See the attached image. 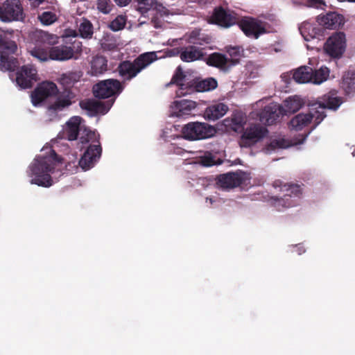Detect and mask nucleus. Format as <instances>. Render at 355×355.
<instances>
[{"mask_svg":"<svg viewBox=\"0 0 355 355\" xmlns=\"http://www.w3.org/2000/svg\"><path fill=\"white\" fill-rule=\"evenodd\" d=\"M62 164V157L53 149L45 156H37L28 167V175L32 178L31 183L44 187H51L53 184L51 174L60 170Z\"/></svg>","mask_w":355,"mask_h":355,"instance_id":"f257e3e1","label":"nucleus"},{"mask_svg":"<svg viewBox=\"0 0 355 355\" xmlns=\"http://www.w3.org/2000/svg\"><path fill=\"white\" fill-rule=\"evenodd\" d=\"M342 103L340 97L333 96L331 95H324L322 101L313 105H318L315 107L314 112H309L306 114L300 113L295 116L289 123L290 127L293 130H301L307 126L314 119L315 125H318L326 117L324 110L326 108L336 110Z\"/></svg>","mask_w":355,"mask_h":355,"instance_id":"f03ea898","label":"nucleus"},{"mask_svg":"<svg viewBox=\"0 0 355 355\" xmlns=\"http://www.w3.org/2000/svg\"><path fill=\"white\" fill-rule=\"evenodd\" d=\"M19 35L17 31H2L0 33V69L14 71L19 68L17 55Z\"/></svg>","mask_w":355,"mask_h":355,"instance_id":"7ed1b4c3","label":"nucleus"},{"mask_svg":"<svg viewBox=\"0 0 355 355\" xmlns=\"http://www.w3.org/2000/svg\"><path fill=\"white\" fill-rule=\"evenodd\" d=\"M158 59L156 52H146L140 54L134 60H123L118 64L116 72L125 83L135 78L140 72Z\"/></svg>","mask_w":355,"mask_h":355,"instance_id":"20e7f679","label":"nucleus"},{"mask_svg":"<svg viewBox=\"0 0 355 355\" xmlns=\"http://www.w3.org/2000/svg\"><path fill=\"white\" fill-rule=\"evenodd\" d=\"M99 135L94 131L85 129L81 133L80 141L82 144L92 142L78 162L79 166L83 171H87L94 167L100 158L102 148L99 142Z\"/></svg>","mask_w":355,"mask_h":355,"instance_id":"39448f33","label":"nucleus"},{"mask_svg":"<svg viewBox=\"0 0 355 355\" xmlns=\"http://www.w3.org/2000/svg\"><path fill=\"white\" fill-rule=\"evenodd\" d=\"M275 188H279V191L284 193L282 198L272 197L270 198L272 205L278 210L295 205L291 199L292 197H300L302 194V189L299 184L284 183L280 180H276L272 183Z\"/></svg>","mask_w":355,"mask_h":355,"instance_id":"423d86ee","label":"nucleus"},{"mask_svg":"<svg viewBox=\"0 0 355 355\" xmlns=\"http://www.w3.org/2000/svg\"><path fill=\"white\" fill-rule=\"evenodd\" d=\"M216 130L211 125L202 122H189L184 125L181 133L182 137L189 141L200 140L214 135Z\"/></svg>","mask_w":355,"mask_h":355,"instance_id":"0eeeda50","label":"nucleus"},{"mask_svg":"<svg viewBox=\"0 0 355 355\" xmlns=\"http://www.w3.org/2000/svg\"><path fill=\"white\" fill-rule=\"evenodd\" d=\"M64 44L53 46L49 49V58L55 60H66L73 58L75 50L80 47V42L73 37H65Z\"/></svg>","mask_w":355,"mask_h":355,"instance_id":"6e6552de","label":"nucleus"},{"mask_svg":"<svg viewBox=\"0 0 355 355\" xmlns=\"http://www.w3.org/2000/svg\"><path fill=\"white\" fill-rule=\"evenodd\" d=\"M237 24L248 37L258 39L267 32V23L252 17H243L239 19Z\"/></svg>","mask_w":355,"mask_h":355,"instance_id":"1a4fd4ad","label":"nucleus"},{"mask_svg":"<svg viewBox=\"0 0 355 355\" xmlns=\"http://www.w3.org/2000/svg\"><path fill=\"white\" fill-rule=\"evenodd\" d=\"M24 18V10L19 0H6L0 4V19L3 22L19 21Z\"/></svg>","mask_w":355,"mask_h":355,"instance_id":"9d476101","label":"nucleus"},{"mask_svg":"<svg viewBox=\"0 0 355 355\" xmlns=\"http://www.w3.org/2000/svg\"><path fill=\"white\" fill-rule=\"evenodd\" d=\"M123 89L122 83L116 79L100 81L93 87L94 94L98 98H108L120 94Z\"/></svg>","mask_w":355,"mask_h":355,"instance_id":"9b49d317","label":"nucleus"},{"mask_svg":"<svg viewBox=\"0 0 355 355\" xmlns=\"http://www.w3.org/2000/svg\"><path fill=\"white\" fill-rule=\"evenodd\" d=\"M346 49V37L343 32H335L325 42L324 50L334 58H339Z\"/></svg>","mask_w":355,"mask_h":355,"instance_id":"f8f14e48","label":"nucleus"},{"mask_svg":"<svg viewBox=\"0 0 355 355\" xmlns=\"http://www.w3.org/2000/svg\"><path fill=\"white\" fill-rule=\"evenodd\" d=\"M239 19L234 12L225 9L222 6H218L214 9L209 21L224 28H229L237 24Z\"/></svg>","mask_w":355,"mask_h":355,"instance_id":"ddd939ff","label":"nucleus"},{"mask_svg":"<svg viewBox=\"0 0 355 355\" xmlns=\"http://www.w3.org/2000/svg\"><path fill=\"white\" fill-rule=\"evenodd\" d=\"M266 128L259 125H253L247 128L239 140L241 147L248 148L254 145L267 134Z\"/></svg>","mask_w":355,"mask_h":355,"instance_id":"4468645a","label":"nucleus"},{"mask_svg":"<svg viewBox=\"0 0 355 355\" xmlns=\"http://www.w3.org/2000/svg\"><path fill=\"white\" fill-rule=\"evenodd\" d=\"M37 71L32 64L21 67L16 72L17 85L22 89L31 88L37 80Z\"/></svg>","mask_w":355,"mask_h":355,"instance_id":"2eb2a0df","label":"nucleus"},{"mask_svg":"<svg viewBox=\"0 0 355 355\" xmlns=\"http://www.w3.org/2000/svg\"><path fill=\"white\" fill-rule=\"evenodd\" d=\"M58 92L57 85L51 81H44L38 85L31 94V101L37 105L49 97L55 96Z\"/></svg>","mask_w":355,"mask_h":355,"instance_id":"dca6fc26","label":"nucleus"},{"mask_svg":"<svg viewBox=\"0 0 355 355\" xmlns=\"http://www.w3.org/2000/svg\"><path fill=\"white\" fill-rule=\"evenodd\" d=\"M217 185L225 189L239 187L245 182V174L241 171L228 172L217 176Z\"/></svg>","mask_w":355,"mask_h":355,"instance_id":"f3484780","label":"nucleus"},{"mask_svg":"<svg viewBox=\"0 0 355 355\" xmlns=\"http://www.w3.org/2000/svg\"><path fill=\"white\" fill-rule=\"evenodd\" d=\"M284 109L277 103H270L264 107L259 114V120L261 123L270 125L277 121L284 114Z\"/></svg>","mask_w":355,"mask_h":355,"instance_id":"a211bd4d","label":"nucleus"},{"mask_svg":"<svg viewBox=\"0 0 355 355\" xmlns=\"http://www.w3.org/2000/svg\"><path fill=\"white\" fill-rule=\"evenodd\" d=\"M114 100L108 101L106 103L96 100H87L80 103V107L90 112L93 114H106L112 107Z\"/></svg>","mask_w":355,"mask_h":355,"instance_id":"6ab92c4d","label":"nucleus"},{"mask_svg":"<svg viewBox=\"0 0 355 355\" xmlns=\"http://www.w3.org/2000/svg\"><path fill=\"white\" fill-rule=\"evenodd\" d=\"M218 86L217 80L214 78H196L189 83V89L192 92H205L216 89Z\"/></svg>","mask_w":355,"mask_h":355,"instance_id":"aec40b11","label":"nucleus"},{"mask_svg":"<svg viewBox=\"0 0 355 355\" xmlns=\"http://www.w3.org/2000/svg\"><path fill=\"white\" fill-rule=\"evenodd\" d=\"M56 96L55 102L49 105V109L54 111L62 110L69 107L72 104L75 97L74 94L69 89H64L61 92H58Z\"/></svg>","mask_w":355,"mask_h":355,"instance_id":"412c9836","label":"nucleus"},{"mask_svg":"<svg viewBox=\"0 0 355 355\" xmlns=\"http://www.w3.org/2000/svg\"><path fill=\"white\" fill-rule=\"evenodd\" d=\"M317 21L320 25L329 29L338 28L344 23L343 15L335 12L319 16Z\"/></svg>","mask_w":355,"mask_h":355,"instance_id":"4be33fe9","label":"nucleus"},{"mask_svg":"<svg viewBox=\"0 0 355 355\" xmlns=\"http://www.w3.org/2000/svg\"><path fill=\"white\" fill-rule=\"evenodd\" d=\"M229 108L223 103H216L208 106L204 112V117L208 121H216L223 117Z\"/></svg>","mask_w":355,"mask_h":355,"instance_id":"5701e85b","label":"nucleus"},{"mask_svg":"<svg viewBox=\"0 0 355 355\" xmlns=\"http://www.w3.org/2000/svg\"><path fill=\"white\" fill-rule=\"evenodd\" d=\"M202 49L196 46L182 47L180 50V58L183 62H190L202 59L204 56Z\"/></svg>","mask_w":355,"mask_h":355,"instance_id":"b1692460","label":"nucleus"},{"mask_svg":"<svg viewBox=\"0 0 355 355\" xmlns=\"http://www.w3.org/2000/svg\"><path fill=\"white\" fill-rule=\"evenodd\" d=\"M230 62L225 55L216 52L210 54L207 59V64L208 65L218 68L225 71L232 67Z\"/></svg>","mask_w":355,"mask_h":355,"instance_id":"393cba45","label":"nucleus"},{"mask_svg":"<svg viewBox=\"0 0 355 355\" xmlns=\"http://www.w3.org/2000/svg\"><path fill=\"white\" fill-rule=\"evenodd\" d=\"M197 107V103L191 100H180L174 102L175 114L178 117H184L192 114Z\"/></svg>","mask_w":355,"mask_h":355,"instance_id":"a878e982","label":"nucleus"},{"mask_svg":"<svg viewBox=\"0 0 355 355\" xmlns=\"http://www.w3.org/2000/svg\"><path fill=\"white\" fill-rule=\"evenodd\" d=\"M81 118L80 116H73L67 123L65 129L66 137L69 141L77 139L80 125Z\"/></svg>","mask_w":355,"mask_h":355,"instance_id":"bb28decb","label":"nucleus"},{"mask_svg":"<svg viewBox=\"0 0 355 355\" xmlns=\"http://www.w3.org/2000/svg\"><path fill=\"white\" fill-rule=\"evenodd\" d=\"M340 87L347 94L355 92V70H348L344 73Z\"/></svg>","mask_w":355,"mask_h":355,"instance_id":"cd10ccee","label":"nucleus"},{"mask_svg":"<svg viewBox=\"0 0 355 355\" xmlns=\"http://www.w3.org/2000/svg\"><path fill=\"white\" fill-rule=\"evenodd\" d=\"M313 75V68L308 66H302L297 69L293 75V78L299 83L311 82Z\"/></svg>","mask_w":355,"mask_h":355,"instance_id":"c85d7f7f","label":"nucleus"},{"mask_svg":"<svg viewBox=\"0 0 355 355\" xmlns=\"http://www.w3.org/2000/svg\"><path fill=\"white\" fill-rule=\"evenodd\" d=\"M91 69L93 75L102 74L107 69V60L103 55H97L91 62Z\"/></svg>","mask_w":355,"mask_h":355,"instance_id":"c756f323","label":"nucleus"},{"mask_svg":"<svg viewBox=\"0 0 355 355\" xmlns=\"http://www.w3.org/2000/svg\"><path fill=\"white\" fill-rule=\"evenodd\" d=\"M226 51L231 57L230 61L232 66H234L239 62L240 58L243 55V49L241 46H227Z\"/></svg>","mask_w":355,"mask_h":355,"instance_id":"7c9ffc66","label":"nucleus"},{"mask_svg":"<svg viewBox=\"0 0 355 355\" xmlns=\"http://www.w3.org/2000/svg\"><path fill=\"white\" fill-rule=\"evenodd\" d=\"M329 75V69L327 67H322L318 70L313 69L311 83L320 84L325 81Z\"/></svg>","mask_w":355,"mask_h":355,"instance_id":"2f4dec72","label":"nucleus"},{"mask_svg":"<svg viewBox=\"0 0 355 355\" xmlns=\"http://www.w3.org/2000/svg\"><path fill=\"white\" fill-rule=\"evenodd\" d=\"M78 31L81 37L90 39L92 37L94 34L93 25L88 19H83L79 25Z\"/></svg>","mask_w":355,"mask_h":355,"instance_id":"473e14b6","label":"nucleus"},{"mask_svg":"<svg viewBox=\"0 0 355 355\" xmlns=\"http://www.w3.org/2000/svg\"><path fill=\"white\" fill-rule=\"evenodd\" d=\"M185 78V75L180 66L178 67L175 71L171 80L170 85H176L180 87L181 90L189 88V85H187L183 83V80Z\"/></svg>","mask_w":355,"mask_h":355,"instance_id":"72a5a7b5","label":"nucleus"},{"mask_svg":"<svg viewBox=\"0 0 355 355\" xmlns=\"http://www.w3.org/2000/svg\"><path fill=\"white\" fill-rule=\"evenodd\" d=\"M302 102L298 97H290L285 101L284 105L286 109L284 110V112H286L290 113H294L298 111L302 107Z\"/></svg>","mask_w":355,"mask_h":355,"instance_id":"f704fd0d","label":"nucleus"},{"mask_svg":"<svg viewBox=\"0 0 355 355\" xmlns=\"http://www.w3.org/2000/svg\"><path fill=\"white\" fill-rule=\"evenodd\" d=\"M290 142L288 140L284 138L275 139L270 141V142L266 146V150L270 152L279 148H286L290 146Z\"/></svg>","mask_w":355,"mask_h":355,"instance_id":"c9c22d12","label":"nucleus"},{"mask_svg":"<svg viewBox=\"0 0 355 355\" xmlns=\"http://www.w3.org/2000/svg\"><path fill=\"white\" fill-rule=\"evenodd\" d=\"M38 19L42 24L49 26L57 20V16L52 12L45 11L38 16Z\"/></svg>","mask_w":355,"mask_h":355,"instance_id":"e433bc0d","label":"nucleus"},{"mask_svg":"<svg viewBox=\"0 0 355 355\" xmlns=\"http://www.w3.org/2000/svg\"><path fill=\"white\" fill-rule=\"evenodd\" d=\"M126 19L123 15H118L109 24V28L113 31L122 30L125 25Z\"/></svg>","mask_w":355,"mask_h":355,"instance_id":"4c0bfd02","label":"nucleus"},{"mask_svg":"<svg viewBox=\"0 0 355 355\" xmlns=\"http://www.w3.org/2000/svg\"><path fill=\"white\" fill-rule=\"evenodd\" d=\"M80 78V76L76 72H71L69 73L63 74L61 78L62 84L67 85H73L75 83L78 82Z\"/></svg>","mask_w":355,"mask_h":355,"instance_id":"58836bf2","label":"nucleus"},{"mask_svg":"<svg viewBox=\"0 0 355 355\" xmlns=\"http://www.w3.org/2000/svg\"><path fill=\"white\" fill-rule=\"evenodd\" d=\"M36 37L44 43L49 44H54L56 41L57 37L55 35L50 34L45 31H38L36 33Z\"/></svg>","mask_w":355,"mask_h":355,"instance_id":"ea45409f","label":"nucleus"},{"mask_svg":"<svg viewBox=\"0 0 355 355\" xmlns=\"http://www.w3.org/2000/svg\"><path fill=\"white\" fill-rule=\"evenodd\" d=\"M98 11L103 14H108L112 10V4L110 0H98L96 3Z\"/></svg>","mask_w":355,"mask_h":355,"instance_id":"a19ab883","label":"nucleus"},{"mask_svg":"<svg viewBox=\"0 0 355 355\" xmlns=\"http://www.w3.org/2000/svg\"><path fill=\"white\" fill-rule=\"evenodd\" d=\"M200 163L204 166H211L216 164L214 157L210 153H206L200 157Z\"/></svg>","mask_w":355,"mask_h":355,"instance_id":"79ce46f5","label":"nucleus"},{"mask_svg":"<svg viewBox=\"0 0 355 355\" xmlns=\"http://www.w3.org/2000/svg\"><path fill=\"white\" fill-rule=\"evenodd\" d=\"M31 54L38 58L40 61H46L49 58V51L47 52L46 51H44L43 49H41L40 48H35L34 49Z\"/></svg>","mask_w":355,"mask_h":355,"instance_id":"37998d69","label":"nucleus"},{"mask_svg":"<svg viewBox=\"0 0 355 355\" xmlns=\"http://www.w3.org/2000/svg\"><path fill=\"white\" fill-rule=\"evenodd\" d=\"M152 1L153 0H134V2L137 3L138 9L141 12L150 10Z\"/></svg>","mask_w":355,"mask_h":355,"instance_id":"c03bdc74","label":"nucleus"},{"mask_svg":"<svg viewBox=\"0 0 355 355\" xmlns=\"http://www.w3.org/2000/svg\"><path fill=\"white\" fill-rule=\"evenodd\" d=\"M232 129L237 132L243 129L245 121L242 117L234 116L232 119Z\"/></svg>","mask_w":355,"mask_h":355,"instance_id":"a18cd8bd","label":"nucleus"},{"mask_svg":"<svg viewBox=\"0 0 355 355\" xmlns=\"http://www.w3.org/2000/svg\"><path fill=\"white\" fill-rule=\"evenodd\" d=\"M150 9L155 10L157 12L164 15H166L168 12V9L157 0H153L152 4H150Z\"/></svg>","mask_w":355,"mask_h":355,"instance_id":"49530a36","label":"nucleus"},{"mask_svg":"<svg viewBox=\"0 0 355 355\" xmlns=\"http://www.w3.org/2000/svg\"><path fill=\"white\" fill-rule=\"evenodd\" d=\"M309 132L306 133V134H303V135H300V139L298 138H295V144H303L304 141L306 140L308 135H309Z\"/></svg>","mask_w":355,"mask_h":355,"instance_id":"de8ad7c7","label":"nucleus"},{"mask_svg":"<svg viewBox=\"0 0 355 355\" xmlns=\"http://www.w3.org/2000/svg\"><path fill=\"white\" fill-rule=\"evenodd\" d=\"M115 3L121 7L127 6L131 0H114Z\"/></svg>","mask_w":355,"mask_h":355,"instance_id":"09e8293b","label":"nucleus"},{"mask_svg":"<svg viewBox=\"0 0 355 355\" xmlns=\"http://www.w3.org/2000/svg\"><path fill=\"white\" fill-rule=\"evenodd\" d=\"M309 2L317 4L320 3L321 0H308Z\"/></svg>","mask_w":355,"mask_h":355,"instance_id":"8fccbe9b","label":"nucleus"}]
</instances>
